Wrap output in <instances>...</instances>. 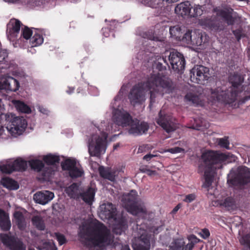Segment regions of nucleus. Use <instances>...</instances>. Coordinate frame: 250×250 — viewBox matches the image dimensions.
I'll use <instances>...</instances> for the list:
<instances>
[{"instance_id": "2", "label": "nucleus", "mask_w": 250, "mask_h": 250, "mask_svg": "<svg viewBox=\"0 0 250 250\" xmlns=\"http://www.w3.org/2000/svg\"><path fill=\"white\" fill-rule=\"evenodd\" d=\"M79 236L82 242L89 245L90 250H103L112 243L115 249L131 250L127 244L114 242L109 230L97 220L81 225Z\"/></svg>"}, {"instance_id": "6", "label": "nucleus", "mask_w": 250, "mask_h": 250, "mask_svg": "<svg viewBox=\"0 0 250 250\" xmlns=\"http://www.w3.org/2000/svg\"><path fill=\"white\" fill-rule=\"evenodd\" d=\"M99 132L92 135L88 141V152L91 156L100 157L105 152L106 149V139L108 133L116 130L113 126L105 125L102 123L98 128Z\"/></svg>"}, {"instance_id": "44", "label": "nucleus", "mask_w": 250, "mask_h": 250, "mask_svg": "<svg viewBox=\"0 0 250 250\" xmlns=\"http://www.w3.org/2000/svg\"><path fill=\"white\" fill-rule=\"evenodd\" d=\"M163 1L162 0H142L144 5L155 8L161 6Z\"/></svg>"}, {"instance_id": "50", "label": "nucleus", "mask_w": 250, "mask_h": 250, "mask_svg": "<svg viewBox=\"0 0 250 250\" xmlns=\"http://www.w3.org/2000/svg\"><path fill=\"white\" fill-rule=\"evenodd\" d=\"M55 235L60 245H63L66 242V239L63 235L59 233H55Z\"/></svg>"}, {"instance_id": "27", "label": "nucleus", "mask_w": 250, "mask_h": 250, "mask_svg": "<svg viewBox=\"0 0 250 250\" xmlns=\"http://www.w3.org/2000/svg\"><path fill=\"white\" fill-rule=\"evenodd\" d=\"M190 3L188 1L178 4L175 8V13L182 17L189 16Z\"/></svg>"}, {"instance_id": "53", "label": "nucleus", "mask_w": 250, "mask_h": 250, "mask_svg": "<svg viewBox=\"0 0 250 250\" xmlns=\"http://www.w3.org/2000/svg\"><path fill=\"white\" fill-rule=\"evenodd\" d=\"M142 171L143 172L146 173L147 175L149 176H154L157 174V173L155 171L150 170L147 168H143L142 169Z\"/></svg>"}, {"instance_id": "17", "label": "nucleus", "mask_w": 250, "mask_h": 250, "mask_svg": "<svg viewBox=\"0 0 250 250\" xmlns=\"http://www.w3.org/2000/svg\"><path fill=\"white\" fill-rule=\"evenodd\" d=\"M141 236L137 239L136 243H133L134 250H149L153 237L147 234L146 230H143Z\"/></svg>"}, {"instance_id": "4", "label": "nucleus", "mask_w": 250, "mask_h": 250, "mask_svg": "<svg viewBox=\"0 0 250 250\" xmlns=\"http://www.w3.org/2000/svg\"><path fill=\"white\" fill-rule=\"evenodd\" d=\"M123 92L121 90L116 96L114 101L111 103L110 106L113 109L112 120L114 123L123 127H127L128 132L133 136L141 135L146 133L149 128L146 122H140L137 119H133L130 114L122 108H118L119 104L123 97Z\"/></svg>"}, {"instance_id": "59", "label": "nucleus", "mask_w": 250, "mask_h": 250, "mask_svg": "<svg viewBox=\"0 0 250 250\" xmlns=\"http://www.w3.org/2000/svg\"><path fill=\"white\" fill-rule=\"evenodd\" d=\"M161 229V227L152 228L151 229L150 231L153 232L154 233H158L159 232V230Z\"/></svg>"}, {"instance_id": "28", "label": "nucleus", "mask_w": 250, "mask_h": 250, "mask_svg": "<svg viewBox=\"0 0 250 250\" xmlns=\"http://www.w3.org/2000/svg\"><path fill=\"white\" fill-rule=\"evenodd\" d=\"M11 227L8 215L2 209H0V227L3 230H8Z\"/></svg>"}, {"instance_id": "30", "label": "nucleus", "mask_w": 250, "mask_h": 250, "mask_svg": "<svg viewBox=\"0 0 250 250\" xmlns=\"http://www.w3.org/2000/svg\"><path fill=\"white\" fill-rule=\"evenodd\" d=\"M95 190L94 188H89L85 191L81 193L80 197L86 203L91 204L94 200Z\"/></svg>"}, {"instance_id": "56", "label": "nucleus", "mask_w": 250, "mask_h": 250, "mask_svg": "<svg viewBox=\"0 0 250 250\" xmlns=\"http://www.w3.org/2000/svg\"><path fill=\"white\" fill-rule=\"evenodd\" d=\"M38 109L41 113L44 114H48L49 113V110L43 106H39L38 107Z\"/></svg>"}, {"instance_id": "26", "label": "nucleus", "mask_w": 250, "mask_h": 250, "mask_svg": "<svg viewBox=\"0 0 250 250\" xmlns=\"http://www.w3.org/2000/svg\"><path fill=\"white\" fill-rule=\"evenodd\" d=\"M218 204L228 210H233L236 208L234 200L231 197L221 195V197L217 200Z\"/></svg>"}, {"instance_id": "55", "label": "nucleus", "mask_w": 250, "mask_h": 250, "mask_svg": "<svg viewBox=\"0 0 250 250\" xmlns=\"http://www.w3.org/2000/svg\"><path fill=\"white\" fill-rule=\"evenodd\" d=\"M157 155H154L151 154H148L146 155H145L143 157V159L147 161H149L151 158L157 157Z\"/></svg>"}, {"instance_id": "63", "label": "nucleus", "mask_w": 250, "mask_h": 250, "mask_svg": "<svg viewBox=\"0 0 250 250\" xmlns=\"http://www.w3.org/2000/svg\"><path fill=\"white\" fill-rule=\"evenodd\" d=\"M3 104L2 103V102H1V99H0V113H2L1 112V111L3 109Z\"/></svg>"}, {"instance_id": "13", "label": "nucleus", "mask_w": 250, "mask_h": 250, "mask_svg": "<svg viewBox=\"0 0 250 250\" xmlns=\"http://www.w3.org/2000/svg\"><path fill=\"white\" fill-rule=\"evenodd\" d=\"M156 122L168 133L174 131L177 128L175 119L171 115L165 114L162 110L159 112Z\"/></svg>"}, {"instance_id": "33", "label": "nucleus", "mask_w": 250, "mask_h": 250, "mask_svg": "<svg viewBox=\"0 0 250 250\" xmlns=\"http://www.w3.org/2000/svg\"><path fill=\"white\" fill-rule=\"evenodd\" d=\"M14 216L19 229L21 230H24L26 228V223L23 214L20 211H16L14 213Z\"/></svg>"}, {"instance_id": "34", "label": "nucleus", "mask_w": 250, "mask_h": 250, "mask_svg": "<svg viewBox=\"0 0 250 250\" xmlns=\"http://www.w3.org/2000/svg\"><path fill=\"white\" fill-rule=\"evenodd\" d=\"M204 7L199 4H194L190 8L189 16L190 17H198L201 16L203 14Z\"/></svg>"}, {"instance_id": "35", "label": "nucleus", "mask_w": 250, "mask_h": 250, "mask_svg": "<svg viewBox=\"0 0 250 250\" xmlns=\"http://www.w3.org/2000/svg\"><path fill=\"white\" fill-rule=\"evenodd\" d=\"M12 102L17 110L19 112L24 113H29L31 112V108L23 102L16 100H14Z\"/></svg>"}, {"instance_id": "60", "label": "nucleus", "mask_w": 250, "mask_h": 250, "mask_svg": "<svg viewBox=\"0 0 250 250\" xmlns=\"http://www.w3.org/2000/svg\"><path fill=\"white\" fill-rule=\"evenodd\" d=\"M181 207V205L180 204H178V205H177L172 210V212L173 213H175L179 209V208H180Z\"/></svg>"}, {"instance_id": "24", "label": "nucleus", "mask_w": 250, "mask_h": 250, "mask_svg": "<svg viewBox=\"0 0 250 250\" xmlns=\"http://www.w3.org/2000/svg\"><path fill=\"white\" fill-rule=\"evenodd\" d=\"M114 222L112 230L117 234H121L127 229L128 226L127 222L124 218L117 217L112 220Z\"/></svg>"}, {"instance_id": "1", "label": "nucleus", "mask_w": 250, "mask_h": 250, "mask_svg": "<svg viewBox=\"0 0 250 250\" xmlns=\"http://www.w3.org/2000/svg\"><path fill=\"white\" fill-rule=\"evenodd\" d=\"M172 88V83L167 77L160 73L153 74L146 82L134 85L130 90L128 98L133 105L141 104L146 100V92L149 91L151 106L164 93L170 92Z\"/></svg>"}, {"instance_id": "51", "label": "nucleus", "mask_w": 250, "mask_h": 250, "mask_svg": "<svg viewBox=\"0 0 250 250\" xmlns=\"http://www.w3.org/2000/svg\"><path fill=\"white\" fill-rule=\"evenodd\" d=\"M25 2L32 6H40L42 3L41 0H26Z\"/></svg>"}, {"instance_id": "15", "label": "nucleus", "mask_w": 250, "mask_h": 250, "mask_svg": "<svg viewBox=\"0 0 250 250\" xmlns=\"http://www.w3.org/2000/svg\"><path fill=\"white\" fill-rule=\"evenodd\" d=\"M188 243L185 245L183 238L174 239L169 246L170 250H191L195 243L197 238L194 235L188 236Z\"/></svg>"}, {"instance_id": "10", "label": "nucleus", "mask_w": 250, "mask_h": 250, "mask_svg": "<svg viewBox=\"0 0 250 250\" xmlns=\"http://www.w3.org/2000/svg\"><path fill=\"white\" fill-rule=\"evenodd\" d=\"M229 186H242L250 183V169L245 166L232 168L228 175Z\"/></svg>"}, {"instance_id": "39", "label": "nucleus", "mask_w": 250, "mask_h": 250, "mask_svg": "<svg viewBox=\"0 0 250 250\" xmlns=\"http://www.w3.org/2000/svg\"><path fill=\"white\" fill-rule=\"evenodd\" d=\"M78 164L75 159H68L62 163V167L63 169L70 171Z\"/></svg>"}, {"instance_id": "40", "label": "nucleus", "mask_w": 250, "mask_h": 250, "mask_svg": "<svg viewBox=\"0 0 250 250\" xmlns=\"http://www.w3.org/2000/svg\"><path fill=\"white\" fill-rule=\"evenodd\" d=\"M69 175L72 178H77L81 177L83 174V170L80 164H78L70 171Z\"/></svg>"}, {"instance_id": "61", "label": "nucleus", "mask_w": 250, "mask_h": 250, "mask_svg": "<svg viewBox=\"0 0 250 250\" xmlns=\"http://www.w3.org/2000/svg\"><path fill=\"white\" fill-rule=\"evenodd\" d=\"M149 39L151 40L155 41H162V40H161V39H159V38L158 37H150Z\"/></svg>"}, {"instance_id": "7", "label": "nucleus", "mask_w": 250, "mask_h": 250, "mask_svg": "<svg viewBox=\"0 0 250 250\" xmlns=\"http://www.w3.org/2000/svg\"><path fill=\"white\" fill-rule=\"evenodd\" d=\"M137 196V192L133 190L130 193L124 195L122 200L123 206L132 214L148 219V216L153 213L147 210L144 203L138 199Z\"/></svg>"}, {"instance_id": "5", "label": "nucleus", "mask_w": 250, "mask_h": 250, "mask_svg": "<svg viewBox=\"0 0 250 250\" xmlns=\"http://www.w3.org/2000/svg\"><path fill=\"white\" fill-rule=\"evenodd\" d=\"M243 77L238 74H234L229 77V82L232 86L229 89L225 86H218L210 89L208 100L212 104L223 103L230 104L235 102L238 97V93L236 92L243 82Z\"/></svg>"}, {"instance_id": "47", "label": "nucleus", "mask_w": 250, "mask_h": 250, "mask_svg": "<svg viewBox=\"0 0 250 250\" xmlns=\"http://www.w3.org/2000/svg\"><path fill=\"white\" fill-rule=\"evenodd\" d=\"M8 58V52L6 49H0V62L5 63Z\"/></svg>"}, {"instance_id": "48", "label": "nucleus", "mask_w": 250, "mask_h": 250, "mask_svg": "<svg viewBox=\"0 0 250 250\" xmlns=\"http://www.w3.org/2000/svg\"><path fill=\"white\" fill-rule=\"evenodd\" d=\"M32 34V31L27 27H25L22 30V36L24 39L26 40L30 39Z\"/></svg>"}, {"instance_id": "9", "label": "nucleus", "mask_w": 250, "mask_h": 250, "mask_svg": "<svg viewBox=\"0 0 250 250\" xmlns=\"http://www.w3.org/2000/svg\"><path fill=\"white\" fill-rule=\"evenodd\" d=\"M0 121L8 122L6 128L9 134L14 137L21 135L25 131L27 123L22 117H16L12 113H0Z\"/></svg>"}, {"instance_id": "18", "label": "nucleus", "mask_w": 250, "mask_h": 250, "mask_svg": "<svg viewBox=\"0 0 250 250\" xmlns=\"http://www.w3.org/2000/svg\"><path fill=\"white\" fill-rule=\"evenodd\" d=\"M116 208L111 203L102 204L99 208V215L103 220H112L116 218Z\"/></svg>"}, {"instance_id": "58", "label": "nucleus", "mask_w": 250, "mask_h": 250, "mask_svg": "<svg viewBox=\"0 0 250 250\" xmlns=\"http://www.w3.org/2000/svg\"><path fill=\"white\" fill-rule=\"evenodd\" d=\"M4 1L9 3H16L21 1V0H3Z\"/></svg>"}, {"instance_id": "57", "label": "nucleus", "mask_w": 250, "mask_h": 250, "mask_svg": "<svg viewBox=\"0 0 250 250\" xmlns=\"http://www.w3.org/2000/svg\"><path fill=\"white\" fill-rule=\"evenodd\" d=\"M109 31L108 28H103L102 29V32H103V35L105 37H107L109 35Z\"/></svg>"}, {"instance_id": "12", "label": "nucleus", "mask_w": 250, "mask_h": 250, "mask_svg": "<svg viewBox=\"0 0 250 250\" xmlns=\"http://www.w3.org/2000/svg\"><path fill=\"white\" fill-rule=\"evenodd\" d=\"M210 77L209 68L203 65L195 66L190 72V78L191 82L204 84Z\"/></svg>"}, {"instance_id": "54", "label": "nucleus", "mask_w": 250, "mask_h": 250, "mask_svg": "<svg viewBox=\"0 0 250 250\" xmlns=\"http://www.w3.org/2000/svg\"><path fill=\"white\" fill-rule=\"evenodd\" d=\"M200 234L204 239L207 238L210 235L209 230L206 229H202Z\"/></svg>"}, {"instance_id": "31", "label": "nucleus", "mask_w": 250, "mask_h": 250, "mask_svg": "<svg viewBox=\"0 0 250 250\" xmlns=\"http://www.w3.org/2000/svg\"><path fill=\"white\" fill-rule=\"evenodd\" d=\"M192 36L191 45L200 46L206 42V37L204 34L194 31H193Z\"/></svg>"}, {"instance_id": "20", "label": "nucleus", "mask_w": 250, "mask_h": 250, "mask_svg": "<svg viewBox=\"0 0 250 250\" xmlns=\"http://www.w3.org/2000/svg\"><path fill=\"white\" fill-rule=\"evenodd\" d=\"M21 23L16 19H11L7 25L6 34L10 41H14V39L19 34Z\"/></svg>"}, {"instance_id": "46", "label": "nucleus", "mask_w": 250, "mask_h": 250, "mask_svg": "<svg viewBox=\"0 0 250 250\" xmlns=\"http://www.w3.org/2000/svg\"><path fill=\"white\" fill-rule=\"evenodd\" d=\"M217 143L222 147L229 149V142L227 137L219 138L217 139Z\"/></svg>"}, {"instance_id": "16", "label": "nucleus", "mask_w": 250, "mask_h": 250, "mask_svg": "<svg viewBox=\"0 0 250 250\" xmlns=\"http://www.w3.org/2000/svg\"><path fill=\"white\" fill-rule=\"evenodd\" d=\"M168 61L171 65L172 68L177 72L182 71L185 65V60L182 54L180 53L172 51L170 52Z\"/></svg>"}, {"instance_id": "11", "label": "nucleus", "mask_w": 250, "mask_h": 250, "mask_svg": "<svg viewBox=\"0 0 250 250\" xmlns=\"http://www.w3.org/2000/svg\"><path fill=\"white\" fill-rule=\"evenodd\" d=\"M27 167V162L21 158L15 160L10 159L0 163V170L4 173L9 174L14 171H23Z\"/></svg>"}, {"instance_id": "45", "label": "nucleus", "mask_w": 250, "mask_h": 250, "mask_svg": "<svg viewBox=\"0 0 250 250\" xmlns=\"http://www.w3.org/2000/svg\"><path fill=\"white\" fill-rule=\"evenodd\" d=\"M193 31L188 30L181 38V41L185 44L191 45L193 38Z\"/></svg>"}, {"instance_id": "29", "label": "nucleus", "mask_w": 250, "mask_h": 250, "mask_svg": "<svg viewBox=\"0 0 250 250\" xmlns=\"http://www.w3.org/2000/svg\"><path fill=\"white\" fill-rule=\"evenodd\" d=\"M66 193L70 198H77L81 196V191L77 184L73 183L65 189Z\"/></svg>"}, {"instance_id": "21", "label": "nucleus", "mask_w": 250, "mask_h": 250, "mask_svg": "<svg viewBox=\"0 0 250 250\" xmlns=\"http://www.w3.org/2000/svg\"><path fill=\"white\" fill-rule=\"evenodd\" d=\"M216 15L221 17L228 25H232L234 22L232 14L233 9L230 7L216 8L214 9Z\"/></svg>"}, {"instance_id": "64", "label": "nucleus", "mask_w": 250, "mask_h": 250, "mask_svg": "<svg viewBox=\"0 0 250 250\" xmlns=\"http://www.w3.org/2000/svg\"><path fill=\"white\" fill-rule=\"evenodd\" d=\"M246 87H247V86H244V85H243V86L241 87V88L242 89V91H241L240 92V93H242L243 90H244V91H245V92H246V90H246Z\"/></svg>"}, {"instance_id": "23", "label": "nucleus", "mask_w": 250, "mask_h": 250, "mask_svg": "<svg viewBox=\"0 0 250 250\" xmlns=\"http://www.w3.org/2000/svg\"><path fill=\"white\" fill-rule=\"evenodd\" d=\"M199 22L201 25L212 30L219 31L224 28L222 22L217 20H212L210 18H207L201 19Z\"/></svg>"}, {"instance_id": "8", "label": "nucleus", "mask_w": 250, "mask_h": 250, "mask_svg": "<svg viewBox=\"0 0 250 250\" xmlns=\"http://www.w3.org/2000/svg\"><path fill=\"white\" fill-rule=\"evenodd\" d=\"M43 160L46 164V167L39 160H30L29 164L32 169L41 173L44 180H48L56 170L55 165L59 163L60 159L58 156L48 154L43 157Z\"/></svg>"}, {"instance_id": "32", "label": "nucleus", "mask_w": 250, "mask_h": 250, "mask_svg": "<svg viewBox=\"0 0 250 250\" xmlns=\"http://www.w3.org/2000/svg\"><path fill=\"white\" fill-rule=\"evenodd\" d=\"M1 184L10 190H16L19 187L17 182L8 177L3 178L1 180Z\"/></svg>"}, {"instance_id": "62", "label": "nucleus", "mask_w": 250, "mask_h": 250, "mask_svg": "<svg viewBox=\"0 0 250 250\" xmlns=\"http://www.w3.org/2000/svg\"><path fill=\"white\" fill-rule=\"evenodd\" d=\"M68 88H69V90L66 91V92L67 93L71 94L72 92H73L74 90V88H73V87H72V88L71 87H69Z\"/></svg>"}, {"instance_id": "49", "label": "nucleus", "mask_w": 250, "mask_h": 250, "mask_svg": "<svg viewBox=\"0 0 250 250\" xmlns=\"http://www.w3.org/2000/svg\"><path fill=\"white\" fill-rule=\"evenodd\" d=\"M168 152L172 154H176L181 152H184V149L179 147H175L174 148H169L167 149H165L164 150L163 152Z\"/></svg>"}, {"instance_id": "14", "label": "nucleus", "mask_w": 250, "mask_h": 250, "mask_svg": "<svg viewBox=\"0 0 250 250\" xmlns=\"http://www.w3.org/2000/svg\"><path fill=\"white\" fill-rule=\"evenodd\" d=\"M0 237L3 245L11 250H26L25 246L17 237L3 233L0 234Z\"/></svg>"}, {"instance_id": "52", "label": "nucleus", "mask_w": 250, "mask_h": 250, "mask_svg": "<svg viewBox=\"0 0 250 250\" xmlns=\"http://www.w3.org/2000/svg\"><path fill=\"white\" fill-rule=\"evenodd\" d=\"M196 198L195 195L194 194H190L187 195L185 198L184 199V201L188 203H191L194 201Z\"/></svg>"}, {"instance_id": "25", "label": "nucleus", "mask_w": 250, "mask_h": 250, "mask_svg": "<svg viewBox=\"0 0 250 250\" xmlns=\"http://www.w3.org/2000/svg\"><path fill=\"white\" fill-rule=\"evenodd\" d=\"M99 170L101 177L111 181H114L119 173L116 168H105L104 167H99Z\"/></svg>"}, {"instance_id": "43", "label": "nucleus", "mask_w": 250, "mask_h": 250, "mask_svg": "<svg viewBox=\"0 0 250 250\" xmlns=\"http://www.w3.org/2000/svg\"><path fill=\"white\" fill-rule=\"evenodd\" d=\"M239 241L245 250H250V232L242 236L239 238Z\"/></svg>"}, {"instance_id": "42", "label": "nucleus", "mask_w": 250, "mask_h": 250, "mask_svg": "<svg viewBox=\"0 0 250 250\" xmlns=\"http://www.w3.org/2000/svg\"><path fill=\"white\" fill-rule=\"evenodd\" d=\"M169 33L172 37L174 38L177 40H181L182 35L181 29L178 25L171 27L169 28Z\"/></svg>"}, {"instance_id": "41", "label": "nucleus", "mask_w": 250, "mask_h": 250, "mask_svg": "<svg viewBox=\"0 0 250 250\" xmlns=\"http://www.w3.org/2000/svg\"><path fill=\"white\" fill-rule=\"evenodd\" d=\"M37 249L39 250H56L53 242L42 241L41 244L38 246Z\"/></svg>"}, {"instance_id": "3", "label": "nucleus", "mask_w": 250, "mask_h": 250, "mask_svg": "<svg viewBox=\"0 0 250 250\" xmlns=\"http://www.w3.org/2000/svg\"><path fill=\"white\" fill-rule=\"evenodd\" d=\"M236 157L228 153L225 154L219 151H207L202 154V163L199 167V172L204 173L205 182L203 187L208 188L212 183L217 169L221 168L223 163L235 162Z\"/></svg>"}, {"instance_id": "19", "label": "nucleus", "mask_w": 250, "mask_h": 250, "mask_svg": "<svg viewBox=\"0 0 250 250\" xmlns=\"http://www.w3.org/2000/svg\"><path fill=\"white\" fill-rule=\"evenodd\" d=\"M20 87L18 81L12 77H2L0 81V89L16 91Z\"/></svg>"}, {"instance_id": "36", "label": "nucleus", "mask_w": 250, "mask_h": 250, "mask_svg": "<svg viewBox=\"0 0 250 250\" xmlns=\"http://www.w3.org/2000/svg\"><path fill=\"white\" fill-rule=\"evenodd\" d=\"M185 100L189 104L199 105L201 104V102L198 96L192 93H188L185 97Z\"/></svg>"}, {"instance_id": "37", "label": "nucleus", "mask_w": 250, "mask_h": 250, "mask_svg": "<svg viewBox=\"0 0 250 250\" xmlns=\"http://www.w3.org/2000/svg\"><path fill=\"white\" fill-rule=\"evenodd\" d=\"M43 42L42 37L40 34L35 33L30 39L31 48L40 45Z\"/></svg>"}, {"instance_id": "22", "label": "nucleus", "mask_w": 250, "mask_h": 250, "mask_svg": "<svg viewBox=\"0 0 250 250\" xmlns=\"http://www.w3.org/2000/svg\"><path fill=\"white\" fill-rule=\"evenodd\" d=\"M54 197V193L48 190H42L36 192L34 195V200L40 204L45 205Z\"/></svg>"}, {"instance_id": "38", "label": "nucleus", "mask_w": 250, "mask_h": 250, "mask_svg": "<svg viewBox=\"0 0 250 250\" xmlns=\"http://www.w3.org/2000/svg\"><path fill=\"white\" fill-rule=\"evenodd\" d=\"M32 222L34 226L38 229L43 230L45 229V225L42 217L37 215L33 217Z\"/></svg>"}]
</instances>
